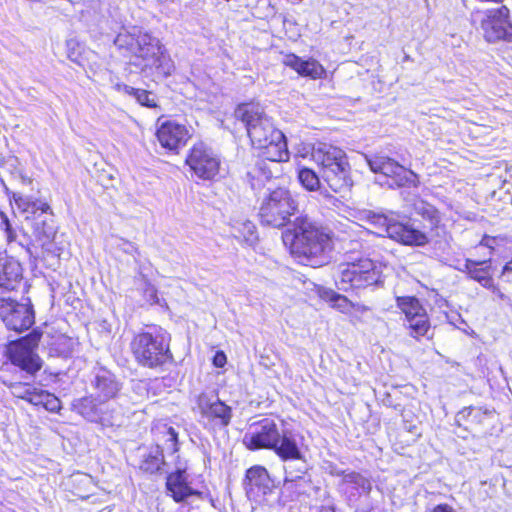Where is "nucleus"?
Returning <instances> with one entry per match:
<instances>
[{
    "instance_id": "obj_1",
    "label": "nucleus",
    "mask_w": 512,
    "mask_h": 512,
    "mask_svg": "<svg viewBox=\"0 0 512 512\" xmlns=\"http://www.w3.org/2000/svg\"><path fill=\"white\" fill-rule=\"evenodd\" d=\"M114 45L130 63L148 75L167 77L174 71V63L160 40L141 27H124L114 39Z\"/></svg>"
},
{
    "instance_id": "obj_2",
    "label": "nucleus",
    "mask_w": 512,
    "mask_h": 512,
    "mask_svg": "<svg viewBox=\"0 0 512 512\" xmlns=\"http://www.w3.org/2000/svg\"><path fill=\"white\" fill-rule=\"evenodd\" d=\"M236 118L246 126L248 136L260 155L270 161H287L289 151L284 134L276 129L259 103L240 104Z\"/></svg>"
},
{
    "instance_id": "obj_3",
    "label": "nucleus",
    "mask_w": 512,
    "mask_h": 512,
    "mask_svg": "<svg viewBox=\"0 0 512 512\" xmlns=\"http://www.w3.org/2000/svg\"><path fill=\"white\" fill-rule=\"evenodd\" d=\"M282 239L292 254L308 264L321 266L326 263L327 252L331 249V238L307 217L296 218L293 229L284 231Z\"/></svg>"
},
{
    "instance_id": "obj_4",
    "label": "nucleus",
    "mask_w": 512,
    "mask_h": 512,
    "mask_svg": "<svg viewBox=\"0 0 512 512\" xmlns=\"http://www.w3.org/2000/svg\"><path fill=\"white\" fill-rule=\"evenodd\" d=\"M335 282L343 291L379 285L383 282V265L369 258H351L338 265Z\"/></svg>"
},
{
    "instance_id": "obj_5",
    "label": "nucleus",
    "mask_w": 512,
    "mask_h": 512,
    "mask_svg": "<svg viewBox=\"0 0 512 512\" xmlns=\"http://www.w3.org/2000/svg\"><path fill=\"white\" fill-rule=\"evenodd\" d=\"M170 335L160 327L138 333L131 341L132 353L139 364L153 368L164 364L170 357Z\"/></svg>"
},
{
    "instance_id": "obj_6",
    "label": "nucleus",
    "mask_w": 512,
    "mask_h": 512,
    "mask_svg": "<svg viewBox=\"0 0 512 512\" xmlns=\"http://www.w3.org/2000/svg\"><path fill=\"white\" fill-rule=\"evenodd\" d=\"M95 393L81 399L77 405L78 412L91 422L105 423L106 402L114 398L120 390V384L114 375L107 371L99 373L94 382Z\"/></svg>"
},
{
    "instance_id": "obj_7",
    "label": "nucleus",
    "mask_w": 512,
    "mask_h": 512,
    "mask_svg": "<svg viewBox=\"0 0 512 512\" xmlns=\"http://www.w3.org/2000/svg\"><path fill=\"white\" fill-rule=\"evenodd\" d=\"M363 218L374 228L373 232L379 236H388L404 245L423 246L428 242L425 233L414 229L409 224L400 222L393 213L386 215L364 211Z\"/></svg>"
},
{
    "instance_id": "obj_8",
    "label": "nucleus",
    "mask_w": 512,
    "mask_h": 512,
    "mask_svg": "<svg viewBox=\"0 0 512 512\" xmlns=\"http://www.w3.org/2000/svg\"><path fill=\"white\" fill-rule=\"evenodd\" d=\"M297 209L298 204L291 192L279 187L264 197L259 209V217L261 223L266 226L282 228Z\"/></svg>"
},
{
    "instance_id": "obj_9",
    "label": "nucleus",
    "mask_w": 512,
    "mask_h": 512,
    "mask_svg": "<svg viewBox=\"0 0 512 512\" xmlns=\"http://www.w3.org/2000/svg\"><path fill=\"white\" fill-rule=\"evenodd\" d=\"M473 21L479 23L484 39L489 43L512 42V17L510 9L501 5L473 14Z\"/></svg>"
},
{
    "instance_id": "obj_10",
    "label": "nucleus",
    "mask_w": 512,
    "mask_h": 512,
    "mask_svg": "<svg viewBox=\"0 0 512 512\" xmlns=\"http://www.w3.org/2000/svg\"><path fill=\"white\" fill-rule=\"evenodd\" d=\"M197 409L205 427L215 430L227 427L232 419V409L217 396L201 393L196 399Z\"/></svg>"
},
{
    "instance_id": "obj_11",
    "label": "nucleus",
    "mask_w": 512,
    "mask_h": 512,
    "mask_svg": "<svg viewBox=\"0 0 512 512\" xmlns=\"http://www.w3.org/2000/svg\"><path fill=\"white\" fill-rule=\"evenodd\" d=\"M365 159L372 172L391 178L397 187H418L420 184L415 172L406 169L392 158L378 155L372 158L365 156Z\"/></svg>"
},
{
    "instance_id": "obj_12",
    "label": "nucleus",
    "mask_w": 512,
    "mask_h": 512,
    "mask_svg": "<svg viewBox=\"0 0 512 512\" xmlns=\"http://www.w3.org/2000/svg\"><path fill=\"white\" fill-rule=\"evenodd\" d=\"M279 425L270 418L251 424L243 437L244 445L250 450L271 449L279 440Z\"/></svg>"
},
{
    "instance_id": "obj_13",
    "label": "nucleus",
    "mask_w": 512,
    "mask_h": 512,
    "mask_svg": "<svg viewBox=\"0 0 512 512\" xmlns=\"http://www.w3.org/2000/svg\"><path fill=\"white\" fill-rule=\"evenodd\" d=\"M186 164L199 178L212 179L219 172L220 159L208 146L199 142L191 148Z\"/></svg>"
},
{
    "instance_id": "obj_14",
    "label": "nucleus",
    "mask_w": 512,
    "mask_h": 512,
    "mask_svg": "<svg viewBox=\"0 0 512 512\" xmlns=\"http://www.w3.org/2000/svg\"><path fill=\"white\" fill-rule=\"evenodd\" d=\"M398 308L404 313L410 335L419 338L426 335L430 328L429 319L425 308L419 300L412 296L397 297Z\"/></svg>"
},
{
    "instance_id": "obj_15",
    "label": "nucleus",
    "mask_w": 512,
    "mask_h": 512,
    "mask_svg": "<svg viewBox=\"0 0 512 512\" xmlns=\"http://www.w3.org/2000/svg\"><path fill=\"white\" fill-rule=\"evenodd\" d=\"M0 318L8 329L16 332L27 330L34 323L33 311L28 305L5 298L0 299Z\"/></svg>"
},
{
    "instance_id": "obj_16",
    "label": "nucleus",
    "mask_w": 512,
    "mask_h": 512,
    "mask_svg": "<svg viewBox=\"0 0 512 512\" xmlns=\"http://www.w3.org/2000/svg\"><path fill=\"white\" fill-rule=\"evenodd\" d=\"M155 135L162 148L174 153L186 146L191 138L190 130L184 124L173 120L159 123Z\"/></svg>"
},
{
    "instance_id": "obj_17",
    "label": "nucleus",
    "mask_w": 512,
    "mask_h": 512,
    "mask_svg": "<svg viewBox=\"0 0 512 512\" xmlns=\"http://www.w3.org/2000/svg\"><path fill=\"white\" fill-rule=\"evenodd\" d=\"M312 158L321 166L323 180L337 185L339 179L333 173L332 167L347 159L345 152L338 147L321 143L313 149Z\"/></svg>"
},
{
    "instance_id": "obj_18",
    "label": "nucleus",
    "mask_w": 512,
    "mask_h": 512,
    "mask_svg": "<svg viewBox=\"0 0 512 512\" xmlns=\"http://www.w3.org/2000/svg\"><path fill=\"white\" fill-rule=\"evenodd\" d=\"M11 362L22 370L34 374L41 368L39 356L28 345V340L14 343L9 348Z\"/></svg>"
},
{
    "instance_id": "obj_19",
    "label": "nucleus",
    "mask_w": 512,
    "mask_h": 512,
    "mask_svg": "<svg viewBox=\"0 0 512 512\" xmlns=\"http://www.w3.org/2000/svg\"><path fill=\"white\" fill-rule=\"evenodd\" d=\"M245 489L249 498L258 501L271 489V480L267 470L261 466H254L247 470Z\"/></svg>"
},
{
    "instance_id": "obj_20",
    "label": "nucleus",
    "mask_w": 512,
    "mask_h": 512,
    "mask_svg": "<svg viewBox=\"0 0 512 512\" xmlns=\"http://www.w3.org/2000/svg\"><path fill=\"white\" fill-rule=\"evenodd\" d=\"M283 64L295 70L300 76L311 79H321L325 76L326 70L317 60L309 58L303 60L295 54H287L282 60Z\"/></svg>"
},
{
    "instance_id": "obj_21",
    "label": "nucleus",
    "mask_w": 512,
    "mask_h": 512,
    "mask_svg": "<svg viewBox=\"0 0 512 512\" xmlns=\"http://www.w3.org/2000/svg\"><path fill=\"white\" fill-rule=\"evenodd\" d=\"M272 450H274L282 460H298L302 458L296 435L288 429H281L279 440L275 446H273Z\"/></svg>"
},
{
    "instance_id": "obj_22",
    "label": "nucleus",
    "mask_w": 512,
    "mask_h": 512,
    "mask_svg": "<svg viewBox=\"0 0 512 512\" xmlns=\"http://www.w3.org/2000/svg\"><path fill=\"white\" fill-rule=\"evenodd\" d=\"M459 270L466 271L471 279L477 281L483 287H493L490 260L476 261L466 259L464 268H459Z\"/></svg>"
},
{
    "instance_id": "obj_23",
    "label": "nucleus",
    "mask_w": 512,
    "mask_h": 512,
    "mask_svg": "<svg viewBox=\"0 0 512 512\" xmlns=\"http://www.w3.org/2000/svg\"><path fill=\"white\" fill-rule=\"evenodd\" d=\"M280 161H270L265 158L258 162L255 167L248 172L251 187L254 190L263 188L269 180L274 177Z\"/></svg>"
},
{
    "instance_id": "obj_24",
    "label": "nucleus",
    "mask_w": 512,
    "mask_h": 512,
    "mask_svg": "<svg viewBox=\"0 0 512 512\" xmlns=\"http://www.w3.org/2000/svg\"><path fill=\"white\" fill-rule=\"evenodd\" d=\"M166 486L177 502L183 501L192 495H199V493L188 486L185 471L182 470L170 474L167 478Z\"/></svg>"
},
{
    "instance_id": "obj_25",
    "label": "nucleus",
    "mask_w": 512,
    "mask_h": 512,
    "mask_svg": "<svg viewBox=\"0 0 512 512\" xmlns=\"http://www.w3.org/2000/svg\"><path fill=\"white\" fill-rule=\"evenodd\" d=\"M21 266L16 261H6L0 266V294L14 290L21 280Z\"/></svg>"
},
{
    "instance_id": "obj_26",
    "label": "nucleus",
    "mask_w": 512,
    "mask_h": 512,
    "mask_svg": "<svg viewBox=\"0 0 512 512\" xmlns=\"http://www.w3.org/2000/svg\"><path fill=\"white\" fill-rule=\"evenodd\" d=\"M320 297L329 302L330 305L341 313H350L352 309L366 311L367 307L361 304L352 303L346 296L336 293L333 290H323Z\"/></svg>"
},
{
    "instance_id": "obj_27",
    "label": "nucleus",
    "mask_w": 512,
    "mask_h": 512,
    "mask_svg": "<svg viewBox=\"0 0 512 512\" xmlns=\"http://www.w3.org/2000/svg\"><path fill=\"white\" fill-rule=\"evenodd\" d=\"M13 199L16 207L23 213L34 215L38 211L48 213L51 210L49 204L40 199H33L29 196H23L20 194H14Z\"/></svg>"
},
{
    "instance_id": "obj_28",
    "label": "nucleus",
    "mask_w": 512,
    "mask_h": 512,
    "mask_svg": "<svg viewBox=\"0 0 512 512\" xmlns=\"http://www.w3.org/2000/svg\"><path fill=\"white\" fill-rule=\"evenodd\" d=\"M28 402L35 406H42L49 412H58L61 408V402L55 395L36 387Z\"/></svg>"
},
{
    "instance_id": "obj_29",
    "label": "nucleus",
    "mask_w": 512,
    "mask_h": 512,
    "mask_svg": "<svg viewBox=\"0 0 512 512\" xmlns=\"http://www.w3.org/2000/svg\"><path fill=\"white\" fill-rule=\"evenodd\" d=\"M333 173L339 179L337 185H334L332 182H326L329 187L335 192H341L348 190L352 185V178L350 175L351 169L348 162V159L344 161L338 162V164L332 167Z\"/></svg>"
},
{
    "instance_id": "obj_30",
    "label": "nucleus",
    "mask_w": 512,
    "mask_h": 512,
    "mask_svg": "<svg viewBox=\"0 0 512 512\" xmlns=\"http://www.w3.org/2000/svg\"><path fill=\"white\" fill-rule=\"evenodd\" d=\"M343 486L346 491L351 488L365 494L369 493L371 490L370 480L357 472L344 474Z\"/></svg>"
},
{
    "instance_id": "obj_31",
    "label": "nucleus",
    "mask_w": 512,
    "mask_h": 512,
    "mask_svg": "<svg viewBox=\"0 0 512 512\" xmlns=\"http://www.w3.org/2000/svg\"><path fill=\"white\" fill-rule=\"evenodd\" d=\"M414 210L416 214L429 221L431 227H436L439 224L440 215L438 210L433 205L423 200H419L415 202Z\"/></svg>"
},
{
    "instance_id": "obj_32",
    "label": "nucleus",
    "mask_w": 512,
    "mask_h": 512,
    "mask_svg": "<svg viewBox=\"0 0 512 512\" xmlns=\"http://www.w3.org/2000/svg\"><path fill=\"white\" fill-rule=\"evenodd\" d=\"M234 237L249 243L256 239L255 225L251 221H244L233 225Z\"/></svg>"
},
{
    "instance_id": "obj_33",
    "label": "nucleus",
    "mask_w": 512,
    "mask_h": 512,
    "mask_svg": "<svg viewBox=\"0 0 512 512\" xmlns=\"http://www.w3.org/2000/svg\"><path fill=\"white\" fill-rule=\"evenodd\" d=\"M298 179L303 187L309 191H315L320 186L318 175L311 169L302 168L298 172Z\"/></svg>"
},
{
    "instance_id": "obj_34",
    "label": "nucleus",
    "mask_w": 512,
    "mask_h": 512,
    "mask_svg": "<svg viewBox=\"0 0 512 512\" xmlns=\"http://www.w3.org/2000/svg\"><path fill=\"white\" fill-rule=\"evenodd\" d=\"M163 463V457L157 448L154 453H149L141 464V468L149 473L158 471Z\"/></svg>"
},
{
    "instance_id": "obj_35",
    "label": "nucleus",
    "mask_w": 512,
    "mask_h": 512,
    "mask_svg": "<svg viewBox=\"0 0 512 512\" xmlns=\"http://www.w3.org/2000/svg\"><path fill=\"white\" fill-rule=\"evenodd\" d=\"M108 245L111 249L121 250L129 255L137 252V247L132 242L118 236H111L108 240Z\"/></svg>"
},
{
    "instance_id": "obj_36",
    "label": "nucleus",
    "mask_w": 512,
    "mask_h": 512,
    "mask_svg": "<svg viewBox=\"0 0 512 512\" xmlns=\"http://www.w3.org/2000/svg\"><path fill=\"white\" fill-rule=\"evenodd\" d=\"M134 99L142 106L155 108L158 106V99L152 92L137 89Z\"/></svg>"
},
{
    "instance_id": "obj_37",
    "label": "nucleus",
    "mask_w": 512,
    "mask_h": 512,
    "mask_svg": "<svg viewBox=\"0 0 512 512\" xmlns=\"http://www.w3.org/2000/svg\"><path fill=\"white\" fill-rule=\"evenodd\" d=\"M9 388L13 396L26 400L27 402L29 401L31 393L34 389L33 386L20 382L11 383Z\"/></svg>"
},
{
    "instance_id": "obj_38",
    "label": "nucleus",
    "mask_w": 512,
    "mask_h": 512,
    "mask_svg": "<svg viewBox=\"0 0 512 512\" xmlns=\"http://www.w3.org/2000/svg\"><path fill=\"white\" fill-rule=\"evenodd\" d=\"M110 84L112 89L122 96L134 98L137 89L120 82L117 78L111 77Z\"/></svg>"
},
{
    "instance_id": "obj_39",
    "label": "nucleus",
    "mask_w": 512,
    "mask_h": 512,
    "mask_svg": "<svg viewBox=\"0 0 512 512\" xmlns=\"http://www.w3.org/2000/svg\"><path fill=\"white\" fill-rule=\"evenodd\" d=\"M110 84L112 89L122 96L134 98L137 89L120 82L117 78L111 77Z\"/></svg>"
},
{
    "instance_id": "obj_40",
    "label": "nucleus",
    "mask_w": 512,
    "mask_h": 512,
    "mask_svg": "<svg viewBox=\"0 0 512 512\" xmlns=\"http://www.w3.org/2000/svg\"><path fill=\"white\" fill-rule=\"evenodd\" d=\"M165 449L170 453L178 451V434L173 427H165Z\"/></svg>"
},
{
    "instance_id": "obj_41",
    "label": "nucleus",
    "mask_w": 512,
    "mask_h": 512,
    "mask_svg": "<svg viewBox=\"0 0 512 512\" xmlns=\"http://www.w3.org/2000/svg\"><path fill=\"white\" fill-rule=\"evenodd\" d=\"M306 481L299 477L297 480H288L286 478L284 482L283 489L285 492H293L296 495H300L303 493V487L305 486Z\"/></svg>"
},
{
    "instance_id": "obj_42",
    "label": "nucleus",
    "mask_w": 512,
    "mask_h": 512,
    "mask_svg": "<svg viewBox=\"0 0 512 512\" xmlns=\"http://www.w3.org/2000/svg\"><path fill=\"white\" fill-rule=\"evenodd\" d=\"M67 47V56L68 58L76 63H79V56L81 53V45L80 43L75 39H69L66 42Z\"/></svg>"
},
{
    "instance_id": "obj_43",
    "label": "nucleus",
    "mask_w": 512,
    "mask_h": 512,
    "mask_svg": "<svg viewBox=\"0 0 512 512\" xmlns=\"http://www.w3.org/2000/svg\"><path fill=\"white\" fill-rule=\"evenodd\" d=\"M143 296H144L146 302L151 305L159 303L157 290L150 283H145V286L143 288Z\"/></svg>"
},
{
    "instance_id": "obj_44",
    "label": "nucleus",
    "mask_w": 512,
    "mask_h": 512,
    "mask_svg": "<svg viewBox=\"0 0 512 512\" xmlns=\"http://www.w3.org/2000/svg\"><path fill=\"white\" fill-rule=\"evenodd\" d=\"M227 362L226 355L222 351L216 352V354L213 357V364L216 367L222 368Z\"/></svg>"
},
{
    "instance_id": "obj_45",
    "label": "nucleus",
    "mask_w": 512,
    "mask_h": 512,
    "mask_svg": "<svg viewBox=\"0 0 512 512\" xmlns=\"http://www.w3.org/2000/svg\"><path fill=\"white\" fill-rule=\"evenodd\" d=\"M2 225H4L5 231L7 233V238L9 240H13L15 238V235L12 231L11 225L9 223L8 218L5 215H2Z\"/></svg>"
},
{
    "instance_id": "obj_46",
    "label": "nucleus",
    "mask_w": 512,
    "mask_h": 512,
    "mask_svg": "<svg viewBox=\"0 0 512 512\" xmlns=\"http://www.w3.org/2000/svg\"><path fill=\"white\" fill-rule=\"evenodd\" d=\"M426 512H456L453 507L448 504L436 505L433 509Z\"/></svg>"
},
{
    "instance_id": "obj_47",
    "label": "nucleus",
    "mask_w": 512,
    "mask_h": 512,
    "mask_svg": "<svg viewBox=\"0 0 512 512\" xmlns=\"http://www.w3.org/2000/svg\"><path fill=\"white\" fill-rule=\"evenodd\" d=\"M502 276L506 278L507 281H512V260L509 261L503 268Z\"/></svg>"
},
{
    "instance_id": "obj_48",
    "label": "nucleus",
    "mask_w": 512,
    "mask_h": 512,
    "mask_svg": "<svg viewBox=\"0 0 512 512\" xmlns=\"http://www.w3.org/2000/svg\"><path fill=\"white\" fill-rule=\"evenodd\" d=\"M492 290V292L497 296L499 297L501 300H509L508 297H506L505 294H503L499 288H497L496 286L493 285V287L490 288Z\"/></svg>"
},
{
    "instance_id": "obj_49",
    "label": "nucleus",
    "mask_w": 512,
    "mask_h": 512,
    "mask_svg": "<svg viewBox=\"0 0 512 512\" xmlns=\"http://www.w3.org/2000/svg\"><path fill=\"white\" fill-rule=\"evenodd\" d=\"M320 512H335V510L332 506H323Z\"/></svg>"
},
{
    "instance_id": "obj_50",
    "label": "nucleus",
    "mask_w": 512,
    "mask_h": 512,
    "mask_svg": "<svg viewBox=\"0 0 512 512\" xmlns=\"http://www.w3.org/2000/svg\"><path fill=\"white\" fill-rule=\"evenodd\" d=\"M480 244L488 246V241L484 238Z\"/></svg>"
}]
</instances>
